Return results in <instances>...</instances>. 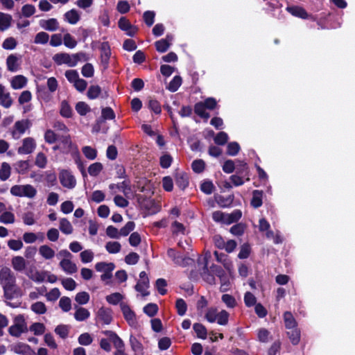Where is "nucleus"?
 <instances>
[{
  "label": "nucleus",
  "instance_id": "nucleus-1",
  "mask_svg": "<svg viewBox=\"0 0 355 355\" xmlns=\"http://www.w3.org/2000/svg\"><path fill=\"white\" fill-rule=\"evenodd\" d=\"M0 284L6 299L10 300L18 295L19 288L16 286V278L10 268H3L0 270Z\"/></svg>",
  "mask_w": 355,
  "mask_h": 355
},
{
  "label": "nucleus",
  "instance_id": "nucleus-2",
  "mask_svg": "<svg viewBox=\"0 0 355 355\" xmlns=\"http://www.w3.org/2000/svg\"><path fill=\"white\" fill-rule=\"evenodd\" d=\"M87 57L85 53L79 52L74 54L67 53H56L53 57V60L58 65L66 64L69 67H73L80 61H86Z\"/></svg>",
  "mask_w": 355,
  "mask_h": 355
},
{
  "label": "nucleus",
  "instance_id": "nucleus-3",
  "mask_svg": "<svg viewBox=\"0 0 355 355\" xmlns=\"http://www.w3.org/2000/svg\"><path fill=\"white\" fill-rule=\"evenodd\" d=\"M217 105V102L214 98H207L204 101L197 103L194 106L195 113L202 119L207 120L210 115L206 112V109L212 110Z\"/></svg>",
  "mask_w": 355,
  "mask_h": 355
},
{
  "label": "nucleus",
  "instance_id": "nucleus-4",
  "mask_svg": "<svg viewBox=\"0 0 355 355\" xmlns=\"http://www.w3.org/2000/svg\"><path fill=\"white\" fill-rule=\"evenodd\" d=\"M28 331L27 324L24 315H18L13 320V324L8 328L10 336L18 338Z\"/></svg>",
  "mask_w": 355,
  "mask_h": 355
},
{
  "label": "nucleus",
  "instance_id": "nucleus-5",
  "mask_svg": "<svg viewBox=\"0 0 355 355\" xmlns=\"http://www.w3.org/2000/svg\"><path fill=\"white\" fill-rule=\"evenodd\" d=\"M10 193L15 196L33 198L36 193V189L30 184L15 185L11 187Z\"/></svg>",
  "mask_w": 355,
  "mask_h": 355
},
{
  "label": "nucleus",
  "instance_id": "nucleus-6",
  "mask_svg": "<svg viewBox=\"0 0 355 355\" xmlns=\"http://www.w3.org/2000/svg\"><path fill=\"white\" fill-rule=\"evenodd\" d=\"M59 180L64 187L71 189L76 187V178L68 170L63 169L60 171L59 173Z\"/></svg>",
  "mask_w": 355,
  "mask_h": 355
},
{
  "label": "nucleus",
  "instance_id": "nucleus-7",
  "mask_svg": "<svg viewBox=\"0 0 355 355\" xmlns=\"http://www.w3.org/2000/svg\"><path fill=\"white\" fill-rule=\"evenodd\" d=\"M31 123L28 119L17 121L15 122L12 135L14 139H18L30 128Z\"/></svg>",
  "mask_w": 355,
  "mask_h": 355
},
{
  "label": "nucleus",
  "instance_id": "nucleus-8",
  "mask_svg": "<svg viewBox=\"0 0 355 355\" xmlns=\"http://www.w3.org/2000/svg\"><path fill=\"white\" fill-rule=\"evenodd\" d=\"M101 51V64L103 67V69H106L109 65V61L111 56L110 46L107 42L101 43L100 45Z\"/></svg>",
  "mask_w": 355,
  "mask_h": 355
},
{
  "label": "nucleus",
  "instance_id": "nucleus-9",
  "mask_svg": "<svg viewBox=\"0 0 355 355\" xmlns=\"http://www.w3.org/2000/svg\"><path fill=\"white\" fill-rule=\"evenodd\" d=\"M140 279L135 286V290L140 293L143 296H146L149 294L147 289L149 287V280L146 272L142 271L139 274Z\"/></svg>",
  "mask_w": 355,
  "mask_h": 355
},
{
  "label": "nucleus",
  "instance_id": "nucleus-10",
  "mask_svg": "<svg viewBox=\"0 0 355 355\" xmlns=\"http://www.w3.org/2000/svg\"><path fill=\"white\" fill-rule=\"evenodd\" d=\"M36 143L33 138L26 137L23 139L22 145L18 148L17 153L21 155H28L34 151Z\"/></svg>",
  "mask_w": 355,
  "mask_h": 355
},
{
  "label": "nucleus",
  "instance_id": "nucleus-11",
  "mask_svg": "<svg viewBox=\"0 0 355 355\" xmlns=\"http://www.w3.org/2000/svg\"><path fill=\"white\" fill-rule=\"evenodd\" d=\"M21 55L12 53L8 56L6 59V66L8 71L15 72L18 71L20 67Z\"/></svg>",
  "mask_w": 355,
  "mask_h": 355
},
{
  "label": "nucleus",
  "instance_id": "nucleus-12",
  "mask_svg": "<svg viewBox=\"0 0 355 355\" xmlns=\"http://www.w3.org/2000/svg\"><path fill=\"white\" fill-rule=\"evenodd\" d=\"M119 27L126 33L128 36H134L137 31V28L131 25L129 20L125 17H121L119 20Z\"/></svg>",
  "mask_w": 355,
  "mask_h": 355
},
{
  "label": "nucleus",
  "instance_id": "nucleus-13",
  "mask_svg": "<svg viewBox=\"0 0 355 355\" xmlns=\"http://www.w3.org/2000/svg\"><path fill=\"white\" fill-rule=\"evenodd\" d=\"M122 313L126 321L130 326H135L137 324L136 316L130 308L124 303L120 304Z\"/></svg>",
  "mask_w": 355,
  "mask_h": 355
},
{
  "label": "nucleus",
  "instance_id": "nucleus-14",
  "mask_svg": "<svg viewBox=\"0 0 355 355\" xmlns=\"http://www.w3.org/2000/svg\"><path fill=\"white\" fill-rule=\"evenodd\" d=\"M109 188L113 191V193H115L117 191H121L125 196H128L131 193L130 186L126 181H123L118 184H110Z\"/></svg>",
  "mask_w": 355,
  "mask_h": 355
},
{
  "label": "nucleus",
  "instance_id": "nucleus-15",
  "mask_svg": "<svg viewBox=\"0 0 355 355\" xmlns=\"http://www.w3.org/2000/svg\"><path fill=\"white\" fill-rule=\"evenodd\" d=\"M59 265L62 270L67 274H73L78 270L76 264L71 261V259H61Z\"/></svg>",
  "mask_w": 355,
  "mask_h": 355
},
{
  "label": "nucleus",
  "instance_id": "nucleus-16",
  "mask_svg": "<svg viewBox=\"0 0 355 355\" xmlns=\"http://www.w3.org/2000/svg\"><path fill=\"white\" fill-rule=\"evenodd\" d=\"M12 104V100L10 93L6 90L3 85L0 84V105L6 108H8Z\"/></svg>",
  "mask_w": 355,
  "mask_h": 355
},
{
  "label": "nucleus",
  "instance_id": "nucleus-17",
  "mask_svg": "<svg viewBox=\"0 0 355 355\" xmlns=\"http://www.w3.org/2000/svg\"><path fill=\"white\" fill-rule=\"evenodd\" d=\"M41 28L49 31H55L58 29L59 24L56 19H42L40 21Z\"/></svg>",
  "mask_w": 355,
  "mask_h": 355
},
{
  "label": "nucleus",
  "instance_id": "nucleus-18",
  "mask_svg": "<svg viewBox=\"0 0 355 355\" xmlns=\"http://www.w3.org/2000/svg\"><path fill=\"white\" fill-rule=\"evenodd\" d=\"M98 318L105 324H109L112 320V311L110 309L101 307L98 311Z\"/></svg>",
  "mask_w": 355,
  "mask_h": 355
},
{
  "label": "nucleus",
  "instance_id": "nucleus-19",
  "mask_svg": "<svg viewBox=\"0 0 355 355\" xmlns=\"http://www.w3.org/2000/svg\"><path fill=\"white\" fill-rule=\"evenodd\" d=\"M38 251L40 255L46 260L52 259L55 255V250L48 245H40Z\"/></svg>",
  "mask_w": 355,
  "mask_h": 355
},
{
  "label": "nucleus",
  "instance_id": "nucleus-20",
  "mask_svg": "<svg viewBox=\"0 0 355 355\" xmlns=\"http://www.w3.org/2000/svg\"><path fill=\"white\" fill-rule=\"evenodd\" d=\"M27 78L22 75L14 76L10 81L11 87L14 89H20L24 87L27 84Z\"/></svg>",
  "mask_w": 355,
  "mask_h": 355
},
{
  "label": "nucleus",
  "instance_id": "nucleus-21",
  "mask_svg": "<svg viewBox=\"0 0 355 355\" xmlns=\"http://www.w3.org/2000/svg\"><path fill=\"white\" fill-rule=\"evenodd\" d=\"M167 254L173 259L175 263L181 266L188 265L192 261V259L189 258H182V257L176 256V252L171 248L168 250Z\"/></svg>",
  "mask_w": 355,
  "mask_h": 355
},
{
  "label": "nucleus",
  "instance_id": "nucleus-22",
  "mask_svg": "<svg viewBox=\"0 0 355 355\" xmlns=\"http://www.w3.org/2000/svg\"><path fill=\"white\" fill-rule=\"evenodd\" d=\"M210 257H211V254L209 252L206 253L205 255V258H204V259H205V267H204L205 271L202 275V277H203L204 280L206 281L209 284H215V277H214L213 275L209 273V271L208 270L207 259L209 258H210Z\"/></svg>",
  "mask_w": 355,
  "mask_h": 355
},
{
  "label": "nucleus",
  "instance_id": "nucleus-23",
  "mask_svg": "<svg viewBox=\"0 0 355 355\" xmlns=\"http://www.w3.org/2000/svg\"><path fill=\"white\" fill-rule=\"evenodd\" d=\"M37 239H39L40 241H43L44 239V234L42 232L38 234H35L33 232H26L23 235V240L26 243H33Z\"/></svg>",
  "mask_w": 355,
  "mask_h": 355
},
{
  "label": "nucleus",
  "instance_id": "nucleus-24",
  "mask_svg": "<svg viewBox=\"0 0 355 355\" xmlns=\"http://www.w3.org/2000/svg\"><path fill=\"white\" fill-rule=\"evenodd\" d=\"M12 266L15 270L21 272L26 268V262L24 257L16 256L12 259Z\"/></svg>",
  "mask_w": 355,
  "mask_h": 355
},
{
  "label": "nucleus",
  "instance_id": "nucleus-25",
  "mask_svg": "<svg viewBox=\"0 0 355 355\" xmlns=\"http://www.w3.org/2000/svg\"><path fill=\"white\" fill-rule=\"evenodd\" d=\"M74 318L77 321L81 322L87 320L90 316L89 311L83 307L76 306Z\"/></svg>",
  "mask_w": 355,
  "mask_h": 355
},
{
  "label": "nucleus",
  "instance_id": "nucleus-26",
  "mask_svg": "<svg viewBox=\"0 0 355 355\" xmlns=\"http://www.w3.org/2000/svg\"><path fill=\"white\" fill-rule=\"evenodd\" d=\"M27 276L33 282L41 283L46 279V272H40L38 270H31L26 273Z\"/></svg>",
  "mask_w": 355,
  "mask_h": 355
},
{
  "label": "nucleus",
  "instance_id": "nucleus-27",
  "mask_svg": "<svg viewBox=\"0 0 355 355\" xmlns=\"http://www.w3.org/2000/svg\"><path fill=\"white\" fill-rule=\"evenodd\" d=\"M12 18L9 14L0 12V31H4L9 28L11 25Z\"/></svg>",
  "mask_w": 355,
  "mask_h": 355
},
{
  "label": "nucleus",
  "instance_id": "nucleus-28",
  "mask_svg": "<svg viewBox=\"0 0 355 355\" xmlns=\"http://www.w3.org/2000/svg\"><path fill=\"white\" fill-rule=\"evenodd\" d=\"M64 19L71 24H76L80 20V15L76 10L72 9L64 14Z\"/></svg>",
  "mask_w": 355,
  "mask_h": 355
},
{
  "label": "nucleus",
  "instance_id": "nucleus-29",
  "mask_svg": "<svg viewBox=\"0 0 355 355\" xmlns=\"http://www.w3.org/2000/svg\"><path fill=\"white\" fill-rule=\"evenodd\" d=\"M60 230L64 234H71L73 233V228L71 223L65 218L60 220Z\"/></svg>",
  "mask_w": 355,
  "mask_h": 355
},
{
  "label": "nucleus",
  "instance_id": "nucleus-30",
  "mask_svg": "<svg viewBox=\"0 0 355 355\" xmlns=\"http://www.w3.org/2000/svg\"><path fill=\"white\" fill-rule=\"evenodd\" d=\"M115 268V266L113 263H106V262H98L95 265V269L98 272H101L105 273L106 272H112Z\"/></svg>",
  "mask_w": 355,
  "mask_h": 355
},
{
  "label": "nucleus",
  "instance_id": "nucleus-31",
  "mask_svg": "<svg viewBox=\"0 0 355 355\" xmlns=\"http://www.w3.org/2000/svg\"><path fill=\"white\" fill-rule=\"evenodd\" d=\"M287 10L293 16L298 17L302 19L308 17V14L306 10L297 6L288 7Z\"/></svg>",
  "mask_w": 355,
  "mask_h": 355
},
{
  "label": "nucleus",
  "instance_id": "nucleus-32",
  "mask_svg": "<svg viewBox=\"0 0 355 355\" xmlns=\"http://www.w3.org/2000/svg\"><path fill=\"white\" fill-rule=\"evenodd\" d=\"M186 228L184 225L178 221H174L171 225V232L173 235L178 236L184 234Z\"/></svg>",
  "mask_w": 355,
  "mask_h": 355
},
{
  "label": "nucleus",
  "instance_id": "nucleus-33",
  "mask_svg": "<svg viewBox=\"0 0 355 355\" xmlns=\"http://www.w3.org/2000/svg\"><path fill=\"white\" fill-rule=\"evenodd\" d=\"M263 193L261 191L255 190L253 191V196L251 200V205L254 208H258L262 205Z\"/></svg>",
  "mask_w": 355,
  "mask_h": 355
},
{
  "label": "nucleus",
  "instance_id": "nucleus-34",
  "mask_svg": "<svg viewBox=\"0 0 355 355\" xmlns=\"http://www.w3.org/2000/svg\"><path fill=\"white\" fill-rule=\"evenodd\" d=\"M175 182L181 189H184L189 184L188 178L182 173H178L175 178Z\"/></svg>",
  "mask_w": 355,
  "mask_h": 355
},
{
  "label": "nucleus",
  "instance_id": "nucleus-35",
  "mask_svg": "<svg viewBox=\"0 0 355 355\" xmlns=\"http://www.w3.org/2000/svg\"><path fill=\"white\" fill-rule=\"evenodd\" d=\"M105 334L110 337L116 347H123L124 345L123 340L115 333L111 331H106Z\"/></svg>",
  "mask_w": 355,
  "mask_h": 355
},
{
  "label": "nucleus",
  "instance_id": "nucleus-36",
  "mask_svg": "<svg viewBox=\"0 0 355 355\" xmlns=\"http://www.w3.org/2000/svg\"><path fill=\"white\" fill-rule=\"evenodd\" d=\"M17 46V42L13 37H7L2 43V48L6 50H13Z\"/></svg>",
  "mask_w": 355,
  "mask_h": 355
},
{
  "label": "nucleus",
  "instance_id": "nucleus-37",
  "mask_svg": "<svg viewBox=\"0 0 355 355\" xmlns=\"http://www.w3.org/2000/svg\"><path fill=\"white\" fill-rule=\"evenodd\" d=\"M60 114L66 118L71 117L72 114V109L66 101H62L60 105Z\"/></svg>",
  "mask_w": 355,
  "mask_h": 355
},
{
  "label": "nucleus",
  "instance_id": "nucleus-38",
  "mask_svg": "<svg viewBox=\"0 0 355 355\" xmlns=\"http://www.w3.org/2000/svg\"><path fill=\"white\" fill-rule=\"evenodd\" d=\"M64 46L69 49H73L77 45V42L75 38L69 33H66L62 37Z\"/></svg>",
  "mask_w": 355,
  "mask_h": 355
},
{
  "label": "nucleus",
  "instance_id": "nucleus-39",
  "mask_svg": "<svg viewBox=\"0 0 355 355\" xmlns=\"http://www.w3.org/2000/svg\"><path fill=\"white\" fill-rule=\"evenodd\" d=\"M121 244L117 241H110L105 245V249L109 253L116 254L120 252Z\"/></svg>",
  "mask_w": 355,
  "mask_h": 355
},
{
  "label": "nucleus",
  "instance_id": "nucleus-40",
  "mask_svg": "<svg viewBox=\"0 0 355 355\" xmlns=\"http://www.w3.org/2000/svg\"><path fill=\"white\" fill-rule=\"evenodd\" d=\"M284 319L286 327L289 329H293L296 327V322L291 312H286L284 315Z\"/></svg>",
  "mask_w": 355,
  "mask_h": 355
},
{
  "label": "nucleus",
  "instance_id": "nucleus-41",
  "mask_svg": "<svg viewBox=\"0 0 355 355\" xmlns=\"http://www.w3.org/2000/svg\"><path fill=\"white\" fill-rule=\"evenodd\" d=\"M221 300L225 303L227 308L233 309L236 306V301L231 295L223 294L221 297Z\"/></svg>",
  "mask_w": 355,
  "mask_h": 355
},
{
  "label": "nucleus",
  "instance_id": "nucleus-42",
  "mask_svg": "<svg viewBox=\"0 0 355 355\" xmlns=\"http://www.w3.org/2000/svg\"><path fill=\"white\" fill-rule=\"evenodd\" d=\"M218 313L216 308L210 307L207 310L205 317L208 322L213 323L216 321Z\"/></svg>",
  "mask_w": 355,
  "mask_h": 355
},
{
  "label": "nucleus",
  "instance_id": "nucleus-43",
  "mask_svg": "<svg viewBox=\"0 0 355 355\" xmlns=\"http://www.w3.org/2000/svg\"><path fill=\"white\" fill-rule=\"evenodd\" d=\"M229 313L225 310H222L218 313L216 321L220 325H226L229 320Z\"/></svg>",
  "mask_w": 355,
  "mask_h": 355
},
{
  "label": "nucleus",
  "instance_id": "nucleus-44",
  "mask_svg": "<svg viewBox=\"0 0 355 355\" xmlns=\"http://www.w3.org/2000/svg\"><path fill=\"white\" fill-rule=\"evenodd\" d=\"M89 295L85 291L79 292L75 297L76 302L80 305L86 304L89 301Z\"/></svg>",
  "mask_w": 355,
  "mask_h": 355
},
{
  "label": "nucleus",
  "instance_id": "nucleus-45",
  "mask_svg": "<svg viewBox=\"0 0 355 355\" xmlns=\"http://www.w3.org/2000/svg\"><path fill=\"white\" fill-rule=\"evenodd\" d=\"M31 309L36 314L40 315L44 314L46 312V306L44 303L42 302L33 303L31 306Z\"/></svg>",
  "mask_w": 355,
  "mask_h": 355
},
{
  "label": "nucleus",
  "instance_id": "nucleus-46",
  "mask_svg": "<svg viewBox=\"0 0 355 355\" xmlns=\"http://www.w3.org/2000/svg\"><path fill=\"white\" fill-rule=\"evenodd\" d=\"M181 84H182L181 77L176 76L170 82V83L168 84V85L167 87V89L172 92H175L178 89V88L180 87Z\"/></svg>",
  "mask_w": 355,
  "mask_h": 355
},
{
  "label": "nucleus",
  "instance_id": "nucleus-47",
  "mask_svg": "<svg viewBox=\"0 0 355 355\" xmlns=\"http://www.w3.org/2000/svg\"><path fill=\"white\" fill-rule=\"evenodd\" d=\"M101 93V89L98 85H92L87 91V97L89 99L97 98Z\"/></svg>",
  "mask_w": 355,
  "mask_h": 355
},
{
  "label": "nucleus",
  "instance_id": "nucleus-48",
  "mask_svg": "<svg viewBox=\"0 0 355 355\" xmlns=\"http://www.w3.org/2000/svg\"><path fill=\"white\" fill-rule=\"evenodd\" d=\"M233 216H229V214H225L220 211H214L212 214V218L216 222H223L229 223V218Z\"/></svg>",
  "mask_w": 355,
  "mask_h": 355
},
{
  "label": "nucleus",
  "instance_id": "nucleus-49",
  "mask_svg": "<svg viewBox=\"0 0 355 355\" xmlns=\"http://www.w3.org/2000/svg\"><path fill=\"white\" fill-rule=\"evenodd\" d=\"M287 332L289 338L293 345H297L300 339V334L297 329L295 327L293 329H289Z\"/></svg>",
  "mask_w": 355,
  "mask_h": 355
},
{
  "label": "nucleus",
  "instance_id": "nucleus-50",
  "mask_svg": "<svg viewBox=\"0 0 355 355\" xmlns=\"http://www.w3.org/2000/svg\"><path fill=\"white\" fill-rule=\"evenodd\" d=\"M130 343L132 347V349L136 353H141L143 350L142 344L138 340L137 338L133 336H130Z\"/></svg>",
  "mask_w": 355,
  "mask_h": 355
},
{
  "label": "nucleus",
  "instance_id": "nucleus-51",
  "mask_svg": "<svg viewBox=\"0 0 355 355\" xmlns=\"http://www.w3.org/2000/svg\"><path fill=\"white\" fill-rule=\"evenodd\" d=\"M29 330L36 336L42 335L45 331V326L40 322L33 323L29 328Z\"/></svg>",
  "mask_w": 355,
  "mask_h": 355
},
{
  "label": "nucleus",
  "instance_id": "nucleus-52",
  "mask_svg": "<svg viewBox=\"0 0 355 355\" xmlns=\"http://www.w3.org/2000/svg\"><path fill=\"white\" fill-rule=\"evenodd\" d=\"M81 261L84 263H90L92 261L94 254L90 250H85L80 254Z\"/></svg>",
  "mask_w": 355,
  "mask_h": 355
},
{
  "label": "nucleus",
  "instance_id": "nucleus-53",
  "mask_svg": "<svg viewBox=\"0 0 355 355\" xmlns=\"http://www.w3.org/2000/svg\"><path fill=\"white\" fill-rule=\"evenodd\" d=\"M10 165L6 162L3 163L0 168V179L3 181H5L10 177Z\"/></svg>",
  "mask_w": 355,
  "mask_h": 355
},
{
  "label": "nucleus",
  "instance_id": "nucleus-54",
  "mask_svg": "<svg viewBox=\"0 0 355 355\" xmlns=\"http://www.w3.org/2000/svg\"><path fill=\"white\" fill-rule=\"evenodd\" d=\"M103 169V165L100 162H95L88 168V173L92 176H97Z\"/></svg>",
  "mask_w": 355,
  "mask_h": 355
},
{
  "label": "nucleus",
  "instance_id": "nucleus-55",
  "mask_svg": "<svg viewBox=\"0 0 355 355\" xmlns=\"http://www.w3.org/2000/svg\"><path fill=\"white\" fill-rule=\"evenodd\" d=\"M157 311L158 306L154 303H149L144 307V312L150 317L155 315Z\"/></svg>",
  "mask_w": 355,
  "mask_h": 355
},
{
  "label": "nucleus",
  "instance_id": "nucleus-56",
  "mask_svg": "<svg viewBox=\"0 0 355 355\" xmlns=\"http://www.w3.org/2000/svg\"><path fill=\"white\" fill-rule=\"evenodd\" d=\"M193 329L198 338L205 339L207 338V329L201 324L196 323L193 324Z\"/></svg>",
  "mask_w": 355,
  "mask_h": 355
},
{
  "label": "nucleus",
  "instance_id": "nucleus-57",
  "mask_svg": "<svg viewBox=\"0 0 355 355\" xmlns=\"http://www.w3.org/2000/svg\"><path fill=\"white\" fill-rule=\"evenodd\" d=\"M59 306L64 312H68L71 308V301L68 297H62L59 302Z\"/></svg>",
  "mask_w": 355,
  "mask_h": 355
},
{
  "label": "nucleus",
  "instance_id": "nucleus-58",
  "mask_svg": "<svg viewBox=\"0 0 355 355\" xmlns=\"http://www.w3.org/2000/svg\"><path fill=\"white\" fill-rule=\"evenodd\" d=\"M82 75L85 78H92L94 73V69L91 63L85 64L81 69Z\"/></svg>",
  "mask_w": 355,
  "mask_h": 355
},
{
  "label": "nucleus",
  "instance_id": "nucleus-59",
  "mask_svg": "<svg viewBox=\"0 0 355 355\" xmlns=\"http://www.w3.org/2000/svg\"><path fill=\"white\" fill-rule=\"evenodd\" d=\"M84 155L89 159L93 160L97 156L96 150L91 146H84L82 149Z\"/></svg>",
  "mask_w": 355,
  "mask_h": 355
},
{
  "label": "nucleus",
  "instance_id": "nucleus-60",
  "mask_svg": "<svg viewBox=\"0 0 355 355\" xmlns=\"http://www.w3.org/2000/svg\"><path fill=\"white\" fill-rule=\"evenodd\" d=\"M123 295L119 293H114L106 297L107 302L110 304L116 305L123 300Z\"/></svg>",
  "mask_w": 355,
  "mask_h": 355
},
{
  "label": "nucleus",
  "instance_id": "nucleus-61",
  "mask_svg": "<svg viewBox=\"0 0 355 355\" xmlns=\"http://www.w3.org/2000/svg\"><path fill=\"white\" fill-rule=\"evenodd\" d=\"M155 47L157 51L160 53L166 52L170 47V43L167 40L162 39L155 42Z\"/></svg>",
  "mask_w": 355,
  "mask_h": 355
},
{
  "label": "nucleus",
  "instance_id": "nucleus-62",
  "mask_svg": "<svg viewBox=\"0 0 355 355\" xmlns=\"http://www.w3.org/2000/svg\"><path fill=\"white\" fill-rule=\"evenodd\" d=\"M49 35L45 32H40L36 34L34 40L35 44H45L49 42Z\"/></svg>",
  "mask_w": 355,
  "mask_h": 355
},
{
  "label": "nucleus",
  "instance_id": "nucleus-63",
  "mask_svg": "<svg viewBox=\"0 0 355 355\" xmlns=\"http://www.w3.org/2000/svg\"><path fill=\"white\" fill-rule=\"evenodd\" d=\"M76 110L79 114L84 116L90 111V107L86 103L80 101L76 105Z\"/></svg>",
  "mask_w": 355,
  "mask_h": 355
},
{
  "label": "nucleus",
  "instance_id": "nucleus-64",
  "mask_svg": "<svg viewBox=\"0 0 355 355\" xmlns=\"http://www.w3.org/2000/svg\"><path fill=\"white\" fill-rule=\"evenodd\" d=\"M46 163L47 158L45 155L42 153H39L35 157V165L40 168H44L46 167Z\"/></svg>",
  "mask_w": 355,
  "mask_h": 355
}]
</instances>
